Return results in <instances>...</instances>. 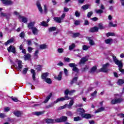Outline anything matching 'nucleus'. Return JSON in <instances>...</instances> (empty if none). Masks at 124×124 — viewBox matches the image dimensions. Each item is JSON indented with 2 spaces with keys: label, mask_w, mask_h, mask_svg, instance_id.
Wrapping results in <instances>:
<instances>
[{
  "label": "nucleus",
  "mask_w": 124,
  "mask_h": 124,
  "mask_svg": "<svg viewBox=\"0 0 124 124\" xmlns=\"http://www.w3.org/2000/svg\"><path fill=\"white\" fill-rule=\"evenodd\" d=\"M11 99L13 100V101H15V102H17L18 101V99L16 97H14L13 96H12L11 97Z\"/></svg>",
  "instance_id": "bf43d9fd"
},
{
  "label": "nucleus",
  "mask_w": 124,
  "mask_h": 124,
  "mask_svg": "<svg viewBox=\"0 0 124 124\" xmlns=\"http://www.w3.org/2000/svg\"><path fill=\"white\" fill-rule=\"evenodd\" d=\"M40 25L42 26L43 27H48V24L45 21H43L41 22Z\"/></svg>",
  "instance_id": "49530a36"
},
{
  "label": "nucleus",
  "mask_w": 124,
  "mask_h": 124,
  "mask_svg": "<svg viewBox=\"0 0 124 124\" xmlns=\"http://www.w3.org/2000/svg\"><path fill=\"white\" fill-rule=\"evenodd\" d=\"M117 26V24H114L112 22H109L108 23V27H109V28H111V27H113V28H116Z\"/></svg>",
  "instance_id": "a18cd8bd"
},
{
  "label": "nucleus",
  "mask_w": 124,
  "mask_h": 124,
  "mask_svg": "<svg viewBox=\"0 0 124 124\" xmlns=\"http://www.w3.org/2000/svg\"><path fill=\"white\" fill-rule=\"evenodd\" d=\"M75 48V44H72L70 46H69V50L70 51H71V50H73Z\"/></svg>",
  "instance_id": "58836bf2"
},
{
  "label": "nucleus",
  "mask_w": 124,
  "mask_h": 124,
  "mask_svg": "<svg viewBox=\"0 0 124 124\" xmlns=\"http://www.w3.org/2000/svg\"><path fill=\"white\" fill-rule=\"evenodd\" d=\"M89 58H90V56L89 55L82 58L79 62V64H84V63H85L86 62H88Z\"/></svg>",
  "instance_id": "423d86ee"
},
{
  "label": "nucleus",
  "mask_w": 124,
  "mask_h": 124,
  "mask_svg": "<svg viewBox=\"0 0 124 124\" xmlns=\"http://www.w3.org/2000/svg\"><path fill=\"white\" fill-rule=\"evenodd\" d=\"M91 48V46H87V45H83L82 46V49L84 50V51H87V50H88Z\"/></svg>",
  "instance_id": "c85d7f7f"
},
{
  "label": "nucleus",
  "mask_w": 124,
  "mask_h": 124,
  "mask_svg": "<svg viewBox=\"0 0 124 124\" xmlns=\"http://www.w3.org/2000/svg\"><path fill=\"white\" fill-rule=\"evenodd\" d=\"M57 51L59 54H62V53H63V48H58Z\"/></svg>",
  "instance_id": "4d7b16f0"
},
{
  "label": "nucleus",
  "mask_w": 124,
  "mask_h": 124,
  "mask_svg": "<svg viewBox=\"0 0 124 124\" xmlns=\"http://www.w3.org/2000/svg\"><path fill=\"white\" fill-rule=\"evenodd\" d=\"M54 21H55L56 23H58L59 24H61L62 23V19L60 18V17H54L53 18Z\"/></svg>",
  "instance_id": "a211bd4d"
},
{
  "label": "nucleus",
  "mask_w": 124,
  "mask_h": 124,
  "mask_svg": "<svg viewBox=\"0 0 124 124\" xmlns=\"http://www.w3.org/2000/svg\"><path fill=\"white\" fill-rule=\"evenodd\" d=\"M19 18L21 19L23 23H27L28 22V18H27L25 16H19Z\"/></svg>",
  "instance_id": "aec40b11"
},
{
  "label": "nucleus",
  "mask_w": 124,
  "mask_h": 124,
  "mask_svg": "<svg viewBox=\"0 0 124 124\" xmlns=\"http://www.w3.org/2000/svg\"><path fill=\"white\" fill-rule=\"evenodd\" d=\"M62 72H60L59 73V75H58V76L57 78V80H58V81H61V80H62Z\"/></svg>",
  "instance_id": "79ce46f5"
},
{
  "label": "nucleus",
  "mask_w": 124,
  "mask_h": 124,
  "mask_svg": "<svg viewBox=\"0 0 124 124\" xmlns=\"http://www.w3.org/2000/svg\"><path fill=\"white\" fill-rule=\"evenodd\" d=\"M39 51L38 50H37L35 51V53H34V59H37L38 57V53H39Z\"/></svg>",
  "instance_id": "a19ab883"
},
{
  "label": "nucleus",
  "mask_w": 124,
  "mask_h": 124,
  "mask_svg": "<svg viewBox=\"0 0 124 124\" xmlns=\"http://www.w3.org/2000/svg\"><path fill=\"white\" fill-rule=\"evenodd\" d=\"M81 34L80 33H73V37H78V36H80Z\"/></svg>",
  "instance_id": "09e8293b"
},
{
  "label": "nucleus",
  "mask_w": 124,
  "mask_h": 124,
  "mask_svg": "<svg viewBox=\"0 0 124 124\" xmlns=\"http://www.w3.org/2000/svg\"><path fill=\"white\" fill-rule=\"evenodd\" d=\"M113 42V39L110 38L105 40V43L106 44H111V43Z\"/></svg>",
  "instance_id": "393cba45"
},
{
  "label": "nucleus",
  "mask_w": 124,
  "mask_h": 124,
  "mask_svg": "<svg viewBox=\"0 0 124 124\" xmlns=\"http://www.w3.org/2000/svg\"><path fill=\"white\" fill-rule=\"evenodd\" d=\"M56 30H57V28L55 27H51L49 28L48 31H49V32H51V31H56Z\"/></svg>",
  "instance_id": "37998d69"
},
{
  "label": "nucleus",
  "mask_w": 124,
  "mask_h": 124,
  "mask_svg": "<svg viewBox=\"0 0 124 124\" xmlns=\"http://www.w3.org/2000/svg\"><path fill=\"white\" fill-rule=\"evenodd\" d=\"M8 52L9 53L12 52L13 54H15L16 53V49L15 48V47L12 46H10L8 48H7Z\"/></svg>",
  "instance_id": "6e6552de"
},
{
  "label": "nucleus",
  "mask_w": 124,
  "mask_h": 124,
  "mask_svg": "<svg viewBox=\"0 0 124 124\" xmlns=\"http://www.w3.org/2000/svg\"><path fill=\"white\" fill-rule=\"evenodd\" d=\"M114 62L115 64L118 65L119 67V69H121V68H123V62H122V61L118 60L117 61H115Z\"/></svg>",
  "instance_id": "1a4fd4ad"
},
{
  "label": "nucleus",
  "mask_w": 124,
  "mask_h": 124,
  "mask_svg": "<svg viewBox=\"0 0 124 124\" xmlns=\"http://www.w3.org/2000/svg\"><path fill=\"white\" fill-rule=\"evenodd\" d=\"M35 69H36V70H37V71H41V68H42V66L41 65H36L35 66Z\"/></svg>",
  "instance_id": "72a5a7b5"
},
{
  "label": "nucleus",
  "mask_w": 124,
  "mask_h": 124,
  "mask_svg": "<svg viewBox=\"0 0 124 124\" xmlns=\"http://www.w3.org/2000/svg\"><path fill=\"white\" fill-rule=\"evenodd\" d=\"M10 110V108L6 107L4 108V112H8Z\"/></svg>",
  "instance_id": "338daca9"
},
{
  "label": "nucleus",
  "mask_w": 124,
  "mask_h": 124,
  "mask_svg": "<svg viewBox=\"0 0 124 124\" xmlns=\"http://www.w3.org/2000/svg\"><path fill=\"white\" fill-rule=\"evenodd\" d=\"M75 15L76 17H79L80 15V14L79 13V12H78V11H76L75 12Z\"/></svg>",
  "instance_id": "13d9d810"
},
{
  "label": "nucleus",
  "mask_w": 124,
  "mask_h": 124,
  "mask_svg": "<svg viewBox=\"0 0 124 124\" xmlns=\"http://www.w3.org/2000/svg\"><path fill=\"white\" fill-rule=\"evenodd\" d=\"M69 99H71V98L69 96H64V97L58 98L54 102V103L56 104V103H58V102L64 101V100H68Z\"/></svg>",
  "instance_id": "f03ea898"
},
{
  "label": "nucleus",
  "mask_w": 124,
  "mask_h": 124,
  "mask_svg": "<svg viewBox=\"0 0 124 124\" xmlns=\"http://www.w3.org/2000/svg\"><path fill=\"white\" fill-rule=\"evenodd\" d=\"M45 113V111H35L33 112V115L35 116H41V115H43Z\"/></svg>",
  "instance_id": "4468645a"
},
{
  "label": "nucleus",
  "mask_w": 124,
  "mask_h": 124,
  "mask_svg": "<svg viewBox=\"0 0 124 124\" xmlns=\"http://www.w3.org/2000/svg\"><path fill=\"white\" fill-rule=\"evenodd\" d=\"M36 5L39 11H40L41 13H42V12H43V10H42V7H41V4H40V2H39V1H37Z\"/></svg>",
  "instance_id": "f8f14e48"
},
{
  "label": "nucleus",
  "mask_w": 124,
  "mask_h": 124,
  "mask_svg": "<svg viewBox=\"0 0 124 124\" xmlns=\"http://www.w3.org/2000/svg\"><path fill=\"white\" fill-rule=\"evenodd\" d=\"M90 32H96L98 31V27H94L92 28L90 30Z\"/></svg>",
  "instance_id": "dca6fc26"
},
{
  "label": "nucleus",
  "mask_w": 124,
  "mask_h": 124,
  "mask_svg": "<svg viewBox=\"0 0 124 124\" xmlns=\"http://www.w3.org/2000/svg\"><path fill=\"white\" fill-rule=\"evenodd\" d=\"M93 11L88 12L87 14L88 18H91V16H92V15H93Z\"/></svg>",
  "instance_id": "864d4df0"
},
{
  "label": "nucleus",
  "mask_w": 124,
  "mask_h": 124,
  "mask_svg": "<svg viewBox=\"0 0 124 124\" xmlns=\"http://www.w3.org/2000/svg\"><path fill=\"white\" fill-rule=\"evenodd\" d=\"M22 62L21 61H18L17 62V64L18 65V67H17V69L18 70H20V69H22L23 68V65H22Z\"/></svg>",
  "instance_id": "2eb2a0df"
},
{
  "label": "nucleus",
  "mask_w": 124,
  "mask_h": 124,
  "mask_svg": "<svg viewBox=\"0 0 124 124\" xmlns=\"http://www.w3.org/2000/svg\"><path fill=\"white\" fill-rule=\"evenodd\" d=\"M105 109V108L103 107L100 108L95 111V113H99V112H102V111H104Z\"/></svg>",
  "instance_id": "2f4dec72"
},
{
  "label": "nucleus",
  "mask_w": 124,
  "mask_h": 124,
  "mask_svg": "<svg viewBox=\"0 0 124 124\" xmlns=\"http://www.w3.org/2000/svg\"><path fill=\"white\" fill-rule=\"evenodd\" d=\"M124 101V99L123 98H117V99H112L111 101V104L114 105V104H118L119 103H121V102H123Z\"/></svg>",
  "instance_id": "20e7f679"
},
{
  "label": "nucleus",
  "mask_w": 124,
  "mask_h": 124,
  "mask_svg": "<svg viewBox=\"0 0 124 124\" xmlns=\"http://www.w3.org/2000/svg\"><path fill=\"white\" fill-rule=\"evenodd\" d=\"M124 83V79H119L118 82H117V84L118 85H119V86H122V85H123V84Z\"/></svg>",
  "instance_id": "473e14b6"
},
{
  "label": "nucleus",
  "mask_w": 124,
  "mask_h": 124,
  "mask_svg": "<svg viewBox=\"0 0 124 124\" xmlns=\"http://www.w3.org/2000/svg\"><path fill=\"white\" fill-rule=\"evenodd\" d=\"M76 26H78V25H80V21L79 20H76L74 23Z\"/></svg>",
  "instance_id": "774afa93"
},
{
  "label": "nucleus",
  "mask_w": 124,
  "mask_h": 124,
  "mask_svg": "<svg viewBox=\"0 0 124 124\" xmlns=\"http://www.w3.org/2000/svg\"><path fill=\"white\" fill-rule=\"evenodd\" d=\"M107 37H109V36H115V33L114 32H108L106 34Z\"/></svg>",
  "instance_id": "c9c22d12"
},
{
  "label": "nucleus",
  "mask_w": 124,
  "mask_h": 124,
  "mask_svg": "<svg viewBox=\"0 0 124 124\" xmlns=\"http://www.w3.org/2000/svg\"><path fill=\"white\" fill-rule=\"evenodd\" d=\"M49 76V73H43L42 75V79H44V80H45V79H46V78H47V77H48Z\"/></svg>",
  "instance_id": "b1692460"
},
{
  "label": "nucleus",
  "mask_w": 124,
  "mask_h": 124,
  "mask_svg": "<svg viewBox=\"0 0 124 124\" xmlns=\"http://www.w3.org/2000/svg\"><path fill=\"white\" fill-rule=\"evenodd\" d=\"M52 95H53V93H50V94L48 95H47V97H46V99L44 101V103H47V102L49 101V100L50 99V98L52 97Z\"/></svg>",
  "instance_id": "f3484780"
},
{
  "label": "nucleus",
  "mask_w": 124,
  "mask_h": 124,
  "mask_svg": "<svg viewBox=\"0 0 124 124\" xmlns=\"http://www.w3.org/2000/svg\"><path fill=\"white\" fill-rule=\"evenodd\" d=\"M110 66V63H107L103 65V67L100 69L99 71L101 72H107L109 71L108 67Z\"/></svg>",
  "instance_id": "7ed1b4c3"
},
{
  "label": "nucleus",
  "mask_w": 124,
  "mask_h": 124,
  "mask_svg": "<svg viewBox=\"0 0 124 124\" xmlns=\"http://www.w3.org/2000/svg\"><path fill=\"white\" fill-rule=\"evenodd\" d=\"M90 6V5H85L81 7L82 9H83V10H87V9H89V7Z\"/></svg>",
  "instance_id": "e433bc0d"
},
{
  "label": "nucleus",
  "mask_w": 124,
  "mask_h": 124,
  "mask_svg": "<svg viewBox=\"0 0 124 124\" xmlns=\"http://www.w3.org/2000/svg\"><path fill=\"white\" fill-rule=\"evenodd\" d=\"M57 65L59 66H63L64 65V64H63V62H62V61H60L58 63Z\"/></svg>",
  "instance_id": "052dcab7"
},
{
  "label": "nucleus",
  "mask_w": 124,
  "mask_h": 124,
  "mask_svg": "<svg viewBox=\"0 0 124 124\" xmlns=\"http://www.w3.org/2000/svg\"><path fill=\"white\" fill-rule=\"evenodd\" d=\"M68 66L70 67H73V68H74L76 66H77V65L75 63H69Z\"/></svg>",
  "instance_id": "c03bdc74"
},
{
  "label": "nucleus",
  "mask_w": 124,
  "mask_h": 124,
  "mask_svg": "<svg viewBox=\"0 0 124 124\" xmlns=\"http://www.w3.org/2000/svg\"><path fill=\"white\" fill-rule=\"evenodd\" d=\"M77 111V112H78V113H85L86 112V111L85 110V109H84V108H78Z\"/></svg>",
  "instance_id": "bb28decb"
},
{
  "label": "nucleus",
  "mask_w": 124,
  "mask_h": 124,
  "mask_svg": "<svg viewBox=\"0 0 124 124\" xmlns=\"http://www.w3.org/2000/svg\"><path fill=\"white\" fill-rule=\"evenodd\" d=\"M45 81L46 82L47 84H52V80H51V78H46L45 79Z\"/></svg>",
  "instance_id": "c756f323"
},
{
  "label": "nucleus",
  "mask_w": 124,
  "mask_h": 124,
  "mask_svg": "<svg viewBox=\"0 0 124 124\" xmlns=\"http://www.w3.org/2000/svg\"><path fill=\"white\" fill-rule=\"evenodd\" d=\"M88 40L89 41V44L91 46L94 45V42H93V40L91 39V37L88 38Z\"/></svg>",
  "instance_id": "f704fd0d"
},
{
  "label": "nucleus",
  "mask_w": 124,
  "mask_h": 124,
  "mask_svg": "<svg viewBox=\"0 0 124 124\" xmlns=\"http://www.w3.org/2000/svg\"><path fill=\"white\" fill-rule=\"evenodd\" d=\"M14 114L16 116V117H21V115H22V112H21V111H14Z\"/></svg>",
  "instance_id": "4be33fe9"
},
{
  "label": "nucleus",
  "mask_w": 124,
  "mask_h": 124,
  "mask_svg": "<svg viewBox=\"0 0 124 124\" xmlns=\"http://www.w3.org/2000/svg\"><path fill=\"white\" fill-rule=\"evenodd\" d=\"M0 118L1 119H4V118H6V115L5 113H0Z\"/></svg>",
  "instance_id": "603ef678"
},
{
  "label": "nucleus",
  "mask_w": 124,
  "mask_h": 124,
  "mask_svg": "<svg viewBox=\"0 0 124 124\" xmlns=\"http://www.w3.org/2000/svg\"><path fill=\"white\" fill-rule=\"evenodd\" d=\"M81 120H82V118L79 116L74 118V122H78V121H81Z\"/></svg>",
  "instance_id": "ea45409f"
},
{
  "label": "nucleus",
  "mask_w": 124,
  "mask_h": 124,
  "mask_svg": "<svg viewBox=\"0 0 124 124\" xmlns=\"http://www.w3.org/2000/svg\"><path fill=\"white\" fill-rule=\"evenodd\" d=\"M44 122L46 123V124H55L56 121L55 119H51V118H45L43 120Z\"/></svg>",
  "instance_id": "39448f33"
},
{
  "label": "nucleus",
  "mask_w": 124,
  "mask_h": 124,
  "mask_svg": "<svg viewBox=\"0 0 124 124\" xmlns=\"http://www.w3.org/2000/svg\"><path fill=\"white\" fill-rule=\"evenodd\" d=\"M48 48V45L46 44H43L40 46V49L41 50H45V49H47Z\"/></svg>",
  "instance_id": "412c9836"
},
{
  "label": "nucleus",
  "mask_w": 124,
  "mask_h": 124,
  "mask_svg": "<svg viewBox=\"0 0 124 124\" xmlns=\"http://www.w3.org/2000/svg\"><path fill=\"white\" fill-rule=\"evenodd\" d=\"M60 17V19H61V20L62 21V20H63V19H64V18L65 17V14H63Z\"/></svg>",
  "instance_id": "69168bd1"
},
{
  "label": "nucleus",
  "mask_w": 124,
  "mask_h": 124,
  "mask_svg": "<svg viewBox=\"0 0 124 124\" xmlns=\"http://www.w3.org/2000/svg\"><path fill=\"white\" fill-rule=\"evenodd\" d=\"M2 3L4 5H12L13 4V1L11 0H2Z\"/></svg>",
  "instance_id": "9d476101"
},
{
  "label": "nucleus",
  "mask_w": 124,
  "mask_h": 124,
  "mask_svg": "<svg viewBox=\"0 0 124 124\" xmlns=\"http://www.w3.org/2000/svg\"><path fill=\"white\" fill-rule=\"evenodd\" d=\"M66 107H67V104H66L65 105H64L63 106L60 107L58 108V110H62V109H65V108H66Z\"/></svg>",
  "instance_id": "de8ad7c7"
},
{
  "label": "nucleus",
  "mask_w": 124,
  "mask_h": 124,
  "mask_svg": "<svg viewBox=\"0 0 124 124\" xmlns=\"http://www.w3.org/2000/svg\"><path fill=\"white\" fill-rule=\"evenodd\" d=\"M72 70L73 71H74V72H76L77 73H78L79 72V69H78L77 66L73 68Z\"/></svg>",
  "instance_id": "3c124183"
},
{
  "label": "nucleus",
  "mask_w": 124,
  "mask_h": 124,
  "mask_svg": "<svg viewBox=\"0 0 124 124\" xmlns=\"http://www.w3.org/2000/svg\"><path fill=\"white\" fill-rule=\"evenodd\" d=\"M97 69V67L96 66H93L91 69L90 71V73H94L95 72V71Z\"/></svg>",
  "instance_id": "a878e982"
},
{
  "label": "nucleus",
  "mask_w": 124,
  "mask_h": 124,
  "mask_svg": "<svg viewBox=\"0 0 124 124\" xmlns=\"http://www.w3.org/2000/svg\"><path fill=\"white\" fill-rule=\"evenodd\" d=\"M34 25H35V21H31L28 24L27 27L29 30H32L34 28H35V27H34Z\"/></svg>",
  "instance_id": "0eeeda50"
},
{
  "label": "nucleus",
  "mask_w": 124,
  "mask_h": 124,
  "mask_svg": "<svg viewBox=\"0 0 124 124\" xmlns=\"http://www.w3.org/2000/svg\"><path fill=\"white\" fill-rule=\"evenodd\" d=\"M19 36L20 37H21V38H24L25 36V33H24V32H21L19 34Z\"/></svg>",
  "instance_id": "680f3d73"
},
{
  "label": "nucleus",
  "mask_w": 124,
  "mask_h": 124,
  "mask_svg": "<svg viewBox=\"0 0 124 124\" xmlns=\"http://www.w3.org/2000/svg\"><path fill=\"white\" fill-rule=\"evenodd\" d=\"M66 114L68 116H69L70 117H71V116H73V114H72V112L71 111H68L66 112Z\"/></svg>",
  "instance_id": "0e129e2a"
},
{
  "label": "nucleus",
  "mask_w": 124,
  "mask_h": 124,
  "mask_svg": "<svg viewBox=\"0 0 124 124\" xmlns=\"http://www.w3.org/2000/svg\"><path fill=\"white\" fill-rule=\"evenodd\" d=\"M71 98V100L70 101L69 104H67V108H70L71 107V106H72V105H73V104H74V101H73V98Z\"/></svg>",
  "instance_id": "5701e85b"
},
{
  "label": "nucleus",
  "mask_w": 124,
  "mask_h": 124,
  "mask_svg": "<svg viewBox=\"0 0 124 124\" xmlns=\"http://www.w3.org/2000/svg\"><path fill=\"white\" fill-rule=\"evenodd\" d=\"M32 32L34 34V35H37L38 34V32L39 31V30L36 28V27H34L32 29H31Z\"/></svg>",
  "instance_id": "ddd939ff"
},
{
  "label": "nucleus",
  "mask_w": 124,
  "mask_h": 124,
  "mask_svg": "<svg viewBox=\"0 0 124 124\" xmlns=\"http://www.w3.org/2000/svg\"><path fill=\"white\" fill-rule=\"evenodd\" d=\"M98 29L99 30H104L105 29V27L103 26V24L102 23H99L98 24Z\"/></svg>",
  "instance_id": "7c9ffc66"
},
{
  "label": "nucleus",
  "mask_w": 124,
  "mask_h": 124,
  "mask_svg": "<svg viewBox=\"0 0 124 124\" xmlns=\"http://www.w3.org/2000/svg\"><path fill=\"white\" fill-rule=\"evenodd\" d=\"M31 59V54H27L24 55V60L25 61H28Z\"/></svg>",
  "instance_id": "cd10ccee"
},
{
  "label": "nucleus",
  "mask_w": 124,
  "mask_h": 124,
  "mask_svg": "<svg viewBox=\"0 0 124 124\" xmlns=\"http://www.w3.org/2000/svg\"><path fill=\"white\" fill-rule=\"evenodd\" d=\"M54 106V104H50L49 105L46 106L45 108L46 109H49V108H51V107H53Z\"/></svg>",
  "instance_id": "5fc2aeb1"
},
{
  "label": "nucleus",
  "mask_w": 124,
  "mask_h": 124,
  "mask_svg": "<svg viewBox=\"0 0 124 124\" xmlns=\"http://www.w3.org/2000/svg\"><path fill=\"white\" fill-rule=\"evenodd\" d=\"M64 62H70V58L67 57H65L64 58Z\"/></svg>",
  "instance_id": "6e6d98bb"
},
{
  "label": "nucleus",
  "mask_w": 124,
  "mask_h": 124,
  "mask_svg": "<svg viewBox=\"0 0 124 124\" xmlns=\"http://www.w3.org/2000/svg\"><path fill=\"white\" fill-rule=\"evenodd\" d=\"M95 12L96 14H101L102 13H103V10L101 9L95 10Z\"/></svg>",
  "instance_id": "4c0bfd02"
},
{
  "label": "nucleus",
  "mask_w": 124,
  "mask_h": 124,
  "mask_svg": "<svg viewBox=\"0 0 124 124\" xmlns=\"http://www.w3.org/2000/svg\"><path fill=\"white\" fill-rule=\"evenodd\" d=\"M69 93H70V92L68 89H66L64 91L65 96H68V94H69Z\"/></svg>",
  "instance_id": "8fccbe9b"
},
{
  "label": "nucleus",
  "mask_w": 124,
  "mask_h": 124,
  "mask_svg": "<svg viewBox=\"0 0 124 124\" xmlns=\"http://www.w3.org/2000/svg\"><path fill=\"white\" fill-rule=\"evenodd\" d=\"M28 70H29V68H24L23 71V74H26L27 72H28Z\"/></svg>",
  "instance_id": "e2e57ef3"
},
{
  "label": "nucleus",
  "mask_w": 124,
  "mask_h": 124,
  "mask_svg": "<svg viewBox=\"0 0 124 124\" xmlns=\"http://www.w3.org/2000/svg\"><path fill=\"white\" fill-rule=\"evenodd\" d=\"M80 116H82L84 119H87V120L92 118V115L88 113L80 114Z\"/></svg>",
  "instance_id": "9b49d317"
},
{
  "label": "nucleus",
  "mask_w": 124,
  "mask_h": 124,
  "mask_svg": "<svg viewBox=\"0 0 124 124\" xmlns=\"http://www.w3.org/2000/svg\"><path fill=\"white\" fill-rule=\"evenodd\" d=\"M67 121V117L62 116L60 118L55 119V123H64Z\"/></svg>",
  "instance_id": "f257e3e1"
},
{
  "label": "nucleus",
  "mask_w": 124,
  "mask_h": 124,
  "mask_svg": "<svg viewBox=\"0 0 124 124\" xmlns=\"http://www.w3.org/2000/svg\"><path fill=\"white\" fill-rule=\"evenodd\" d=\"M31 73H32V78L33 80V81H36V78H35V71L33 69H31Z\"/></svg>",
  "instance_id": "6ab92c4d"
}]
</instances>
